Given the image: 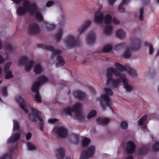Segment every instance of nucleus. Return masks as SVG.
<instances>
[{
  "label": "nucleus",
  "instance_id": "7c9ffc66",
  "mask_svg": "<svg viewBox=\"0 0 159 159\" xmlns=\"http://www.w3.org/2000/svg\"><path fill=\"white\" fill-rule=\"evenodd\" d=\"M34 70L36 74H38L42 71L43 68L40 64H37L34 66Z\"/></svg>",
  "mask_w": 159,
  "mask_h": 159
},
{
  "label": "nucleus",
  "instance_id": "ea45409f",
  "mask_svg": "<svg viewBox=\"0 0 159 159\" xmlns=\"http://www.w3.org/2000/svg\"><path fill=\"white\" fill-rule=\"evenodd\" d=\"M28 149L30 151H32L36 149L35 145L31 143H27Z\"/></svg>",
  "mask_w": 159,
  "mask_h": 159
},
{
  "label": "nucleus",
  "instance_id": "f3484780",
  "mask_svg": "<svg viewBox=\"0 0 159 159\" xmlns=\"http://www.w3.org/2000/svg\"><path fill=\"white\" fill-rule=\"evenodd\" d=\"M104 13L100 11L97 12L95 15L94 21L97 24H101L104 19Z\"/></svg>",
  "mask_w": 159,
  "mask_h": 159
},
{
  "label": "nucleus",
  "instance_id": "49530a36",
  "mask_svg": "<svg viewBox=\"0 0 159 159\" xmlns=\"http://www.w3.org/2000/svg\"><path fill=\"white\" fill-rule=\"evenodd\" d=\"M58 121V120L56 119H49L48 120V121L49 123H50L54 124V123L57 122Z\"/></svg>",
  "mask_w": 159,
  "mask_h": 159
},
{
  "label": "nucleus",
  "instance_id": "3c124183",
  "mask_svg": "<svg viewBox=\"0 0 159 159\" xmlns=\"http://www.w3.org/2000/svg\"><path fill=\"white\" fill-rule=\"evenodd\" d=\"M116 0H108V4L110 5H113Z\"/></svg>",
  "mask_w": 159,
  "mask_h": 159
},
{
  "label": "nucleus",
  "instance_id": "f257e3e1",
  "mask_svg": "<svg viewBox=\"0 0 159 159\" xmlns=\"http://www.w3.org/2000/svg\"><path fill=\"white\" fill-rule=\"evenodd\" d=\"M115 66L117 69L112 68H108L107 71L106 77L107 79V83L111 84L113 86L117 87L119 85L121 82V80L120 79H117L115 80L112 79V75L118 76L120 78L121 74L124 75L120 70L119 69H122L124 71H126L129 75L133 78L136 77V73L135 71L133 69L127 66H123L118 63L115 64Z\"/></svg>",
  "mask_w": 159,
  "mask_h": 159
},
{
  "label": "nucleus",
  "instance_id": "6e6552de",
  "mask_svg": "<svg viewBox=\"0 0 159 159\" xmlns=\"http://www.w3.org/2000/svg\"><path fill=\"white\" fill-rule=\"evenodd\" d=\"M28 59L26 56H24L21 57L19 59L17 65L18 66H21L25 65V70L27 72L29 71L32 67L34 64V62L33 61H28Z\"/></svg>",
  "mask_w": 159,
  "mask_h": 159
},
{
  "label": "nucleus",
  "instance_id": "a19ab883",
  "mask_svg": "<svg viewBox=\"0 0 159 159\" xmlns=\"http://www.w3.org/2000/svg\"><path fill=\"white\" fill-rule=\"evenodd\" d=\"M125 46V44L124 43H122L117 45H116L114 47V49L116 50H118L121 49Z\"/></svg>",
  "mask_w": 159,
  "mask_h": 159
},
{
  "label": "nucleus",
  "instance_id": "79ce46f5",
  "mask_svg": "<svg viewBox=\"0 0 159 159\" xmlns=\"http://www.w3.org/2000/svg\"><path fill=\"white\" fill-rule=\"evenodd\" d=\"M59 24L60 25H61L64 24L66 22L65 17L64 16H61L58 20Z\"/></svg>",
  "mask_w": 159,
  "mask_h": 159
},
{
  "label": "nucleus",
  "instance_id": "4c0bfd02",
  "mask_svg": "<svg viewBox=\"0 0 159 159\" xmlns=\"http://www.w3.org/2000/svg\"><path fill=\"white\" fill-rule=\"evenodd\" d=\"M97 114V112L94 110H92L88 114L87 118L88 119H90L93 117H94Z\"/></svg>",
  "mask_w": 159,
  "mask_h": 159
},
{
  "label": "nucleus",
  "instance_id": "0eeeda50",
  "mask_svg": "<svg viewBox=\"0 0 159 159\" xmlns=\"http://www.w3.org/2000/svg\"><path fill=\"white\" fill-rule=\"evenodd\" d=\"M104 91L105 94L102 95L101 96V100L103 102L104 104L102 103V102H100L101 107L103 109H104L105 106H109L111 105V100L109 96L112 95L113 94L112 90L108 88H105Z\"/></svg>",
  "mask_w": 159,
  "mask_h": 159
},
{
  "label": "nucleus",
  "instance_id": "39448f33",
  "mask_svg": "<svg viewBox=\"0 0 159 159\" xmlns=\"http://www.w3.org/2000/svg\"><path fill=\"white\" fill-rule=\"evenodd\" d=\"M48 78L44 76H42L39 78L37 81L32 86L31 90L35 93L34 100L38 103L41 102V97L39 92V86L48 81Z\"/></svg>",
  "mask_w": 159,
  "mask_h": 159
},
{
  "label": "nucleus",
  "instance_id": "1a4fd4ad",
  "mask_svg": "<svg viewBox=\"0 0 159 159\" xmlns=\"http://www.w3.org/2000/svg\"><path fill=\"white\" fill-rule=\"evenodd\" d=\"M65 45L67 47L75 46L77 43V39L72 33L68 34L64 40Z\"/></svg>",
  "mask_w": 159,
  "mask_h": 159
},
{
  "label": "nucleus",
  "instance_id": "ddd939ff",
  "mask_svg": "<svg viewBox=\"0 0 159 159\" xmlns=\"http://www.w3.org/2000/svg\"><path fill=\"white\" fill-rule=\"evenodd\" d=\"M119 79L121 80V81H122L124 85V88L127 92H130L133 90L134 89L133 87L129 84L125 75L121 74L120 78Z\"/></svg>",
  "mask_w": 159,
  "mask_h": 159
},
{
  "label": "nucleus",
  "instance_id": "c85d7f7f",
  "mask_svg": "<svg viewBox=\"0 0 159 159\" xmlns=\"http://www.w3.org/2000/svg\"><path fill=\"white\" fill-rule=\"evenodd\" d=\"M113 31V27L111 25H108L105 28L103 32L106 35L109 36L111 34Z\"/></svg>",
  "mask_w": 159,
  "mask_h": 159
},
{
  "label": "nucleus",
  "instance_id": "a211bd4d",
  "mask_svg": "<svg viewBox=\"0 0 159 159\" xmlns=\"http://www.w3.org/2000/svg\"><path fill=\"white\" fill-rule=\"evenodd\" d=\"M96 36L94 31H91L89 33L86 38V42L89 45L93 44L96 39Z\"/></svg>",
  "mask_w": 159,
  "mask_h": 159
},
{
  "label": "nucleus",
  "instance_id": "393cba45",
  "mask_svg": "<svg viewBox=\"0 0 159 159\" xmlns=\"http://www.w3.org/2000/svg\"><path fill=\"white\" fill-rule=\"evenodd\" d=\"M63 32L64 30L63 28H60L58 29L55 36V39L57 42H59L61 40Z\"/></svg>",
  "mask_w": 159,
  "mask_h": 159
},
{
  "label": "nucleus",
  "instance_id": "0e129e2a",
  "mask_svg": "<svg viewBox=\"0 0 159 159\" xmlns=\"http://www.w3.org/2000/svg\"><path fill=\"white\" fill-rule=\"evenodd\" d=\"M66 159H71V158L69 157H67L66 158Z\"/></svg>",
  "mask_w": 159,
  "mask_h": 159
},
{
  "label": "nucleus",
  "instance_id": "5fc2aeb1",
  "mask_svg": "<svg viewBox=\"0 0 159 159\" xmlns=\"http://www.w3.org/2000/svg\"><path fill=\"white\" fill-rule=\"evenodd\" d=\"M32 136V134L30 133H28L26 135V139L27 140L29 139Z\"/></svg>",
  "mask_w": 159,
  "mask_h": 159
},
{
  "label": "nucleus",
  "instance_id": "8fccbe9b",
  "mask_svg": "<svg viewBox=\"0 0 159 159\" xmlns=\"http://www.w3.org/2000/svg\"><path fill=\"white\" fill-rule=\"evenodd\" d=\"M112 22L115 25H118L120 23V21L116 18H113L112 19Z\"/></svg>",
  "mask_w": 159,
  "mask_h": 159
},
{
  "label": "nucleus",
  "instance_id": "412c9836",
  "mask_svg": "<svg viewBox=\"0 0 159 159\" xmlns=\"http://www.w3.org/2000/svg\"><path fill=\"white\" fill-rule=\"evenodd\" d=\"M91 21H87L85 22L84 24L80 27L78 29V32L80 35L83 33L84 30L87 29L91 25Z\"/></svg>",
  "mask_w": 159,
  "mask_h": 159
},
{
  "label": "nucleus",
  "instance_id": "774afa93",
  "mask_svg": "<svg viewBox=\"0 0 159 159\" xmlns=\"http://www.w3.org/2000/svg\"><path fill=\"white\" fill-rule=\"evenodd\" d=\"M1 83H2V81H0V84Z\"/></svg>",
  "mask_w": 159,
  "mask_h": 159
},
{
  "label": "nucleus",
  "instance_id": "6e6d98bb",
  "mask_svg": "<svg viewBox=\"0 0 159 159\" xmlns=\"http://www.w3.org/2000/svg\"><path fill=\"white\" fill-rule=\"evenodd\" d=\"M40 129L41 130L43 131L44 130V128L43 126L41 125L40 127Z\"/></svg>",
  "mask_w": 159,
  "mask_h": 159
},
{
  "label": "nucleus",
  "instance_id": "9d476101",
  "mask_svg": "<svg viewBox=\"0 0 159 159\" xmlns=\"http://www.w3.org/2000/svg\"><path fill=\"white\" fill-rule=\"evenodd\" d=\"M31 111L32 113L29 115L30 120L33 122L38 120L41 125H43V120L40 116V113L36 109L33 107L31 108Z\"/></svg>",
  "mask_w": 159,
  "mask_h": 159
},
{
  "label": "nucleus",
  "instance_id": "4d7b16f0",
  "mask_svg": "<svg viewBox=\"0 0 159 159\" xmlns=\"http://www.w3.org/2000/svg\"><path fill=\"white\" fill-rule=\"evenodd\" d=\"M90 91L92 93H95V90L93 88H92V89H91Z\"/></svg>",
  "mask_w": 159,
  "mask_h": 159
},
{
  "label": "nucleus",
  "instance_id": "dca6fc26",
  "mask_svg": "<svg viewBox=\"0 0 159 159\" xmlns=\"http://www.w3.org/2000/svg\"><path fill=\"white\" fill-rule=\"evenodd\" d=\"M12 63L9 62L6 64L4 66V71L6 75V79H9L13 77L12 71L9 70L10 67Z\"/></svg>",
  "mask_w": 159,
  "mask_h": 159
},
{
  "label": "nucleus",
  "instance_id": "473e14b6",
  "mask_svg": "<svg viewBox=\"0 0 159 159\" xmlns=\"http://www.w3.org/2000/svg\"><path fill=\"white\" fill-rule=\"evenodd\" d=\"M44 25L48 31L52 30L56 28V25L53 24H49L46 21H44Z\"/></svg>",
  "mask_w": 159,
  "mask_h": 159
},
{
  "label": "nucleus",
  "instance_id": "680f3d73",
  "mask_svg": "<svg viewBox=\"0 0 159 159\" xmlns=\"http://www.w3.org/2000/svg\"><path fill=\"white\" fill-rule=\"evenodd\" d=\"M159 56V50H158V51L157 52V53L156 56V57H157V56Z\"/></svg>",
  "mask_w": 159,
  "mask_h": 159
},
{
  "label": "nucleus",
  "instance_id": "13d9d810",
  "mask_svg": "<svg viewBox=\"0 0 159 159\" xmlns=\"http://www.w3.org/2000/svg\"><path fill=\"white\" fill-rule=\"evenodd\" d=\"M2 73V69L1 67L0 66V75Z\"/></svg>",
  "mask_w": 159,
  "mask_h": 159
},
{
  "label": "nucleus",
  "instance_id": "052dcab7",
  "mask_svg": "<svg viewBox=\"0 0 159 159\" xmlns=\"http://www.w3.org/2000/svg\"><path fill=\"white\" fill-rule=\"evenodd\" d=\"M128 0H125V2H127V1H128ZM129 1V2H128V3H127V4H126V6H127L130 2V0H128Z\"/></svg>",
  "mask_w": 159,
  "mask_h": 159
},
{
  "label": "nucleus",
  "instance_id": "a18cd8bd",
  "mask_svg": "<svg viewBox=\"0 0 159 159\" xmlns=\"http://www.w3.org/2000/svg\"><path fill=\"white\" fill-rule=\"evenodd\" d=\"M2 95L4 97H6L8 95V92L7 88L3 87L2 89Z\"/></svg>",
  "mask_w": 159,
  "mask_h": 159
},
{
  "label": "nucleus",
  "instance_id": "2f4dec72",
  "mask_svg": "<svg viewBox=\"0 0 159 159\" xmlns=\"http://www.w3.org/2000/svg\"><path fill=\"white\" fill-rule=\"evenodd\" d=\"M148 150V148L145 146H141L139 149L138 153L141 155H143L146 153Z\"/></svg>",
  "mask_w": 159,
  "mask_h": 159
},
{
  "label": "nucleus",
  "instance_id": "338daca9",
  "mask_svg": "<svg viewBox=\"0 0 159 159\" xmlns=\"http://www.w3.org/2000/svg\"><path fill=\"white\" fill-rule=\"evenodd\" d=\"M7 59H8V57H7L6 58V60H7Z\"/></svg>",
  "mask_w": 159,
  "mask_h": 159
},
{
  "label": "nucleus",
  "instance_id": "c756f323",
  "mask_svg": "<svg viewBox=\"0 0 159 159\" xmlns=\"http://www.w3.org/2000/svg\"><path fill=\"white\" fill-rule=\"evenodd\" d=\"M125 0H122L121 2L120 3L119 8L118 11H119L120 13H123L125 12V6H126V4L128 2V0L127 1V2H125Z\"/></svg>",
  "mask_w": 159,
  "mask_h": 159
},
{
  "label": "nucleus",
  "instance_id": "c03bdc74",
  "mask_svg": "<svg viewBox=\"0 0 159 159\" xmlns=\"http://www.w3.org/2000/svg\"><path fill=\"white\" fill-rule=\"evenodd\" d=\"M143 9L142 8L140 9L139 13L138 15L139 20H141L143 19Z\"/></svg>",
  "mask_w": 159,
  "mask_h": 159
},
{
  "label": "nucleus",
  "instance_id": "5701e85b",
  "mask_svg": "<svg viewBox=\"0 0 159 159\" xmlns=\"http://www.w3.org/2000/svg\"><path fill=\"white\" fill-rule=\"evenodd\" d=\"M70 139L73 143L77 144L80 141V137L78 135L73 134L70 136Z\"/></svg>",
  "mask_w": 159,
  "mask_h": 159
},
{
  "label": "nucleus",
  "instance_id": "e2e57ef3",
  "mask_svg": "<svg viewBox=\"0 0 159 159\" xmlns=\"http://www.w3.org/2000/svg\"><path fill=\"white\" fill-rule=\"evenodd\" d=\"M158 91L159 93V85L158 87Z\"/></svg>",
  "mask_w": 159,
  "mask_h": 159
},
{
  "label": "nucleus",
  "instance_id": "b1692460",
  "mask_svg": "<svg viewBox=\"0 0 159 159\" xmlns=\"http://www.w3.org/2000/svg\"><path fill=\"white\" fill-rule=\"evenodd\" d=\"M110 121V120L107 118H100L97 119L96 122L97 124L102 125H107Z\"/></svg>",
  "mask_w": 159,
  "mask_h": 159
},
{
  "label": "nucleus",
  "instance_id": "bb28decb",
  "mask_svg": "<svg viewBox=\"0 0 159 159\" xmlns=\"http://www.w3.org/2000/svg\"><path fill=\"white\" fill-rule=\"evenodd\" d=\"M135 50H136V49L134 48H126L124 54H123V57L126 59L129 58L131 56V51Z\"/></svg>",
  "mask_w": 159,
  "mask_h": 159
},
{
  "label": "nucleus",
  "instance_id": "9b49d317",
  "mask_svg": "<svg viewBox=\"0 0 159 159\" xmlns=\"http://www.w3.org/2000/svg\"><path fill=\"white\" fill-rule=\"evenodd\" d=\"M52 131L61 138H65L68 134L67 129L65 128L60 126L54 127Z\"/></svg>",
  "mask_w": 159,
  "mask_h": 159
},
{
  "label": "nucleus",
  "instance_id": "2eb2a0df",
  "mask_svg": "<svg viewBox=\"0 0 159 159\" xmlns=\"http://www.w3.org/2000/svg\"><path fill=\"white\" fill-rule=\"evenodd\" d=\"M40 28L38 25L35 23L31 24L29 26L28 32L31 34H36L40 31Z\"/></svg>",
  "mask_w": 159,
  "mask_h": 159
},
{
  "label": "nucleus",
  "instance_id": "f03ea898",
  "mask_svg": "<svg viewBox=\"0 0 159 159\" xmlns=\"http://www.w3.org/2000/svg\"><path fill=\"white\" fill-rule=\"evenodd\" d=\"M17 14L19 16L25 15L26 13L34 15L36 19L40 21L43 20V16L40 13L35 3L31 4L29 1L25 0L23 6H20L16 10Z\"/></svg>",
  "mask_w": 159,
  "mask_h": 159
},
{
  "label": "nucleus",
  "instance_id": "4be33fe9",
  "mask_svg": "<svg viewBox=\"0 0 159 159\" xmlns=\"http://www.w3.org/2000/svg\"><path fill=\"white\" fill-rule=\"evenodd\" d=\"M116 36L119 39L123 40L126 37V33L123 30L120 29L116 31Z\"/></svg>",
  "mask_w": 159,
  "mask_h": 159
},
{
  "label": "nucleus",
  "instance_id": "6ab92c4d",
  "mask_svg": "<svg viewBox=\"0 0 159 159\" xmlns=\"http://www.w3.org/2000/svg\"><path fill=\"white\" fill-rule=\"evenodd\" d=\"M125 148L126 152L129 153H133L135 149V145L134 144L131 142H128L125 145Z\"/></svg>",
  "mask_w": 159,
  "mask_h": 159
},
{
  "label": "nucleus",
  "instance_id": "f704fd0d",
  "mask_svg": "<svg viewBox=\"0 0 159 159\" xmlns=\"http://www.w3.org/2000/svg\"><path fill=\"white\" fill-rule=\"evenodd\" d=\"M90 139L88 138H84L82 139L81 145L84 147H86L90 143Z\"/></svg>",
  "mask_w": 159,
  "mask_h": 159
},
{
  "label": "nucleus",
  "instance_id": "cd10ccee",
  "mask_svg": "<svg viewBox=\"0 0 159 159\" xmlns=\"http://www.w3.org/2000/svg\"><path fill=\"white\" fill-rule=\"evenodd\" d=\"M147 116L144 115L139 120L138 122L139 125V126L143 125V129L144 130L146 131V132L148 131V130L145 125H144L143 122L147 120Z\"/></svg>",
  "mask_w": 159,
  "mask_h": 159
},
{
  "label": "nucleus",
  "instance_id": "a878e982",
  "mask_svg": "<svg viewBox=\"0 0 159 159\" xmlns=\"http://www.w3.org/2000/svg\"><path fill=\"white\" fill-rule=\"evenodd\" d=\"M74 96L80 100H81L85 97V93L82 91L77 90L74 92Z\"/></svg>",
  "mask_w": 159,
  "mask_h": 159
},
{
  "label": "nucleus",
  "instance_id": "37998d69",
  "mask_svg": "<svg viewBox=\"0 0 159 159\" xmlns=\"http://www.w3.org/2000/svg\"><path fill=\"white\" fill-rule=\"evenodd\" d=\"M121 128L124 129H126L128 127V124L126 121L121 122L120 124Z\"/></svg>",
  "mask_w": 159,
  "mask_h": 159
},
{
  "label": "nucleus",
  "instance_id": "c9c22d12",
  "mask_svg": "<svg viewBox=\"0 0 159 159\" xmlns=\"http://www.w3.org/2000/svg\"><path fill=\"white\" fill-rule=\"evenodd\" d=\"M104 22L106 24H109L112 21L111 17L109 14L106 15L104 17Z\"/></svg>",
  "mask_w": 159,
  "mask_h": 159
},
{
  "label": "nucleus",
  "instance_id": "4468645a",
  "mask_svg": "<svg viewBox=\"0 0 159 159\" xmlns=\"http://www.w3.org/2000/svg\"><path fill=\"white\" fill-rule=\"evenodd\" d=\"M15 99L20 107L26 113H28V110L26 108V104L23 98L20 96L17 95Z\"/></svg>",
  "mask_w": 159,
  "mask_h": 159
},
{
  "label": "nucleus",
  "instance_id": "20e7f679",
  "mask_svg": "<svg viewBox=\"0 0 159 159\" xmlns=\"http://www.w3.org/2000/svg\"><path fill=\"white\" fill-rule=\"evenodd\" d=\"M82 105L78 103L75 104L72 107H68L63 111V114L69 115L70 116L79 120H82L84 117V114L81 111Z\"/></svg>",
  "mask_w": 159,
  "mask_h": 159
},
{
  "label": "nucleus",
  "instance_id": "e433bc0d",
  "mask_svg": "<svg viewBox=\"0 0 159 159\" xmlns=\"http://www.w3.org/2000/svg\"><path fill=\"white\" fill-rule=\"evenodd\" d=\"M145 45V46H148L149 48V54L150 55L152 54L154 51V49L152 45L151 44L148 43V42H146Z\"/></svg>",
  "mask_w": 159,
  "mask_h": 159
},
{
  "label": "nucleus",
  "instance_id": "aec40b11",
  "mask_svg": "<svg viewBox=\"0 0 159 159\" xmlns=\"http://www.w3.org/2000/svg\"><path fill=\"white\" fill-rule=\"evenodd\" d=\"M55 153L58 159H63L65 156V150L63 148H59L57 150Z\"/></svg>",
  "mask_w": 159,
  "mask_h": 159
},
{
  "label": "nucleus",
  "instance_id": "423d86ee",
  "mask_svg": "<svg viewBox=\"0 0 159 159\" xmlns=\"http://www.w3.org/2000/svg\"><path fill=\"white\" fill-rule=\"evenodd\" d=\"M13 129V133L7 141L8 143H14L17 141L19 139L20 136V131L19 123L16 120H14Z\"/></svg>",
  "mask_w": 159,
  "mask_h": 159
},
{
  "label": "nucleus",
  "instance_id": "603ef678",
  "mask_svg": "<svg viewBox=\"0 0 159 159\" xmlns=\"http://www.w3.org/2000/svg\"><path fill=\"white\" fill-rule=\"evenodd\" d=\"M53 4V2L50 1L48 2L46 4V6L48 7H50Z\"/></svg>",
  "mask_w": 159,
  "mask_h": 159
},
{
  "label": "nucleus",
  "instance_id": "bf43d9fd",
  "mask_svg": "<svg viewBox=\"0 0 159 159\" xmlns=\"http://www.w3.org/2000/svg\"><path fill=\"white\" fill-rule=\"evenodd\" d=\"M126 159H133V157L131 156L127 157Z\"/></svg>",
  "mask_w": 159,
  "mask_h": 159
},
{
  "label": "nucleus",
  "instance_id": "864d4df0",
  "mask_svg": "<svg viewBox=\"0 0 159 159\" xmlns=\"http://www.w3.org/2000/svg\"><path fill=\"white\" fill-rule=\"evenodd\" d=\"M5 61V59L1 55H0V64L3 63Z\"/></svg>",
  "mask_w": 159,
  "mask_h": 159
},
{
  "label": "nucleus",
  "instance_id": "f8f14e48",
  "mask_svg": "<svg viewBox=\"0 0 159 159\" xmlns=\"http://www.w3.org/2000/svg\"><path fill=\"white\" fill-rule=\"evenodd\" d=\"M95 148L94 146H90L87 151H83L81 153L80 159H89L92 157L95 151Z\"/></svg>",
  "mask_w": 159,
  "mask_h": 159
},
{
  "label": "nucleus",
  "instance_id": "69168bd1",
  "mask_svg": "<svg viewBox=\"0 0 159 159\" xmlns=\"http://www.w3.org/2000/svg\"><path fill=\"white\" fill-rule=\"evenodd\" d=\"M158 3H159V0H156Z\"/></svg>",
  "mask_w": 159,
  "mask_h": 159
},
{
  "label": "nucleus",
  "instance_id": "7ed1b4c3",
  "mask_svg": "<svg viewBox=\"0 0 159 159\" xmlns=\"http://www.w3.org/2000/svg\"><path fill=\"white\" fill-rule=\"evenodd\" d=\"M39 47L43 49L48 50L50 51L53 52L52 55L49 60V62L50 64L54 63V57H56L58 62L56 63V66L58 67L63 65L65 61L60 56H59L61 53V51L59 50H55L53 47L48 45L44 44H41L39 45Z\"/></svg>",
  "mask_w": 159,
  "mask_h": 159
},
{
  "label": "nucleus",
  "instance_id": "de8ad7c7",
  "mask_svg": "<svg viewBox=\"0 0 159 159\" xmlns=\"http://www.w3.org/2000/svg\"><path fill=\"white\" fill-rule=\"evenodd\" d=\"M0 159H11L10 156L8 154H6L0 158Z\"/></svg>",
  "mask_w": 159,
  "mask_h": 159
},
{
  "label": "nucleus",
  "instance_id": "09e8293b",
  "mask_svg": "<svg viewBox=\"0 0 159 159\" xmlns=\"http://www.w3.org/2000/svg\"><path fill=\"white\" fill-rule=\"evenodd\" d=\"M6 49L9 51H11L13 50L12 46L10 44H8L6 46Z\"/></svg>",
  "mask_w": 159,
  "mask_h": 159
},
{
  "label": "nucleus",
  "instance_id": "72a5a7b5",
  "mask_svg": "<svg viewBox=\"0 0 159 159\" xmlns=\"http://www.w3.org/2000/svg\"><path fill=\"white\" fill-rule=\"evenodd\" d=\"M112 46L111 44H107L102 48V51L104 52H107L110 51L112 49Z\"/></svg>",
  "mask_w": 159,
  "mask_h": 159
},
{
  "label": "nucleus",
  "instance_id": "58836bf2",
  "mask_svg": "<svg viewBox=\"0 0 159 159\" xmlns=\"http://www.w3.org/2000/svg\"><path fill=\"white\" fill-rule=\"evenodd\" d=\"M152 150L155 152L159 151V142H156L152 147Z\"/></svg>",
  "mask_w": 159,
  "mask_h": 159
}]
</instances>
